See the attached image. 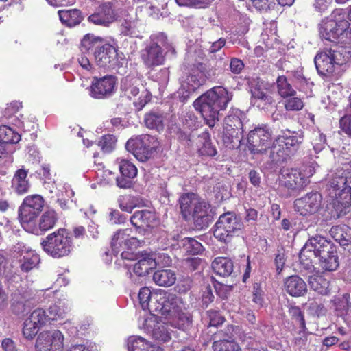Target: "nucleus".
Instances as JSON below:
<instances>
[{
    "label": "nucleus",
    "instance_id": "49",
    "mask_svg": "<svg viewBox=\"0 0 351 351\" xmlns=\"http://www.w3.org/2000/svg\"><path fill=\"white\" fill-rule=\"evenodd\" d=\"M102 38L92 34H86L81 41V51H88L90 49L97 47L101 43Z\"/></svg>",
    "mask_w": 351,
    "mask_h": 351
},
{
    "label": "nucleus",
    "instance_id": "16",
    "mask_svg": "<svg viewBox=\"0 0 351 351\" xmlns=\"http://www.w3.org/2000/svg\"><path fill=\"white\" fill-rule=\"evenodd\" d=\"M131 229L120 230L112 237L111 247L112 252L117 254L123 250L136 247L140 244V240L132 235Z\"/></svg>",
    "mask_w": 351,
    "mask_h": 351
},
{
    "label": "nucleus",
    "instance_id": "34",
    "mask_svg": "<svg viewBox=\"0 0 351 351\" xmlns=\"http://www.w3.org/2000/svg\"><path fill=\"white\" fill-rule=\"evenodd\" d=\"M308 282L310 288L321 295H326L329 292V281L325 279L319 272L308 277Z\"/></svg>",
    "mask_w": 351,
    "mask_h": 351
},
{
    "label": "nucleus",
    "instance_id": "14",
    "mask_svg": "<svg viewBox=\"0 0 351 351\" xmlns=\"http://www.w3.org/2000/svg\"><path fill=\"white\" fill-rule=\"evenodd\" d=\"M116 8L115 3L105 2L89 16L88 21L95 25L108 27L117 19Z\"/></svg>",
    "mask_w": 351,
    "mask_h": 351
},
{
    "label": "nucleus",
    "instance_id": "46",
    "mask_svg": "<svg viewBox=\"0 0 351 351\" xmlns=\"http://www.w3.org/2000/svg\"><path fill=\"white\" fill-rule=\"evenodd\" d=\"M277 88L278 94L283 98L291 96H295L296 91L292 86L288 82L287 79L284 75L279 76L276 80Z\"/></svg>",
    "mask_w": 351,
    "mask_h": 351
},
{
    "label": "nucleus",
    "instance_id": "27",
    "mask_svg": "<svg viewBox=\"0 0 351 351\" xmlns=\"http://www.w3.org/2000/svg\"><path fill=\"white\" fill-rule=\"evenodd\" d=\"M130 221L133 226L138 228L154 227L157 224L155 214L147 210L135 212L131 217Z\"/></svg>",
    "mask_w": 351,
    "mask_h": 351
},
{
    "label": "nucleus",
    "instance_id": "54",
    "mask_svg": "<svg viewBox=\"0 0 351 351\" xmlns=\"http://www.w3.org/2000/svg\"><path fill=\"white\" fill-rule=\"evenodd\" d=\"M39 328L38 326L27 318L23 324V336L27 339H32L38 333Z\"/></svg>",
    "mask_w": 351,
    "mask_h": 351
},
{
    "label": "nucleus",
    "instance_id": "55",
    "mask_svg": "<svg viewBox=\"0 0 351 351\" xmlns=\"http://www.w3.org/2000/svg\"><path fill=\"white\" fill-rule=\"evenodd\" d=\"M117 139L113 135H104L98 143V145L104 152H112L115 147Z\"/></svg>",
    "mask_w": 351,
    "mask_h": 351
},
{
    "label": "nucleus",
    "instance_id": "29",
    "mask_svg": "<svg viewBox=\"0 0 351 351\" xmlns=\"http://www.w3.org/2000/svg\"><path fill=\"white\" fill-rule=\"evenodd\" d=\"M12 188L18 194L28 192L30 184L27 179V171L24 169H18L12 180Z\"/></svg>",
    "mask_w": 351,
    "mask_h": 351
},
{
    "label": "nucleus",
    "instance_id": "20",
    "mask_svg": "<svg viewBox=\"0 0 351 351\" xmlns=\"http://www.w3.org/2000/svg\"><path fill=\"white\" fill-rule=\"evenodd\" d=\"M116 162L121 174V178L116 179L117 186L123 189L130 188L132 185L131 180L137 175V168L133 163L123 158H117Z\"/></svg>",
    "mask_w": 351,
    "mask_h": 351
},
{
    "label": "nucleus",
    "instance_id": "21",
    "mask_svg": "<svg viewBox=\"0 0 351 351\" xmlns=\"http://www.w3.org/2000/svg\"><path fill=\"white\" fill-rule=\"evenodd\" d=\"M141 58L149 67L161 65L165 62V54L158 43L152 42L141 51Z\"/></svg>",
    "mask_w": 351,
    "mask_h": 351
},
{
    "label": "nucleus",
    "instance_id": "4",
    "mask_svg": "<svg viewBox=\"0 0 351 351\" xmlns=\"http://www.w3.org/2000/svg\"><path fill=\"white\" fill-rule=\"evenodd\" d=\"M349 25L348 21L341 10H335L330 16L322 21L319 34L322 38L337 43L341 36L343 35Z\"/></svg>",
    "mask_w": 351,
    "mask_h": 351
},
{
    "label": "nucleus",
    "instance_id": "6",
    "mask_svg": "<svg viewBox=\"0 0 351 351\" xmlns=\"http://www.w3.org/2000/svg\"><path fill=\"white\" fill-rule=\"evenodd\" d=\"M304 171L297 169H282L279 178L280 186L291 191L304 189L309 184V178L314 174L315 169L309 166Z\"/></svg>",
    "mask_w": 351,
    "mask_h": 351
},
{
    "label": "nucleus",
    "instance_id": "53",
    "mask_svg": "<svg viewBox=\"0 0 351 351\" xmlns=\"http://www.w3.org/2000/svg\"><path fill=\"white\" fill-rule=\"evenodd\" d=\"M182 242L186 251L190 254H199L203 250L202 245L193 238L186 237Z\"/></svg>",
    "mask_w": 351,
    "mask_h": 351
},
{
    "label": "nucleus",
    "instance_id": "57",
    "mask_svg": "<svg viewBox=\"0 0 351 351\" xmlns=\"http://www.w3.org/2000/svg\"><path fill=\"white\" fill-rule=\"evenodd\" d=\"M303 106V101L298 97H289L285 101V108L288 111H298L302 109Z\"/></svg>",
    "mask_w": 351,
    "mask_h": 351
},
{
    "label": "nucleus",
    "instance_id": "25",
    "mask_svg": "<svg viewBox=\"0 0 351 351\" xmlns=\"http://www.w3.org/2000/svg\"><path fill=\"white\" fill-rule=\"evenodd\" d=\"M267 151L269 152V160L266 162V167L269 169H275L290 158L287 153L288 151L285 150L276 140Z\"/></svg>",
    "mask_w": 351,
    "mask_h": 351
},
{
    "label": "nucleus",
    "instance_id": "30",
    "mask_svg": "<svg viewBox=\"0 0 351 351\" xmlns=\"http://www.w3.org/2000/svg\"><path fill=\"white\" fill-rule=\"evenodd\" d=\"M128 351H163L162 349L155 345H150L143 337L132 336L128 339Z\"/></svg>",
    "mask_w": 351,
    "mask_h": 351
},
{
    "label": "nucleus",
    "instance_id": "56",
    "mask_svg": "<svg viewBox=\"0 0 351 351\" xmlns=\"http://www.w3.org/2000/svg\"><path fill=\"white\" fill-rule=\"evenodd\" d=\"M348 111L349 115H345L339 120L341 129L351 138V95L349 97V104L348 105Z\"/></svg>",
    "mask_w": 351,
    "mask_h": 351
},
{
    "label": "nucleus",
    "instance_id": "43",
    "mask_svg": "<svg viewBox=\"0 0 351 351\" xmlns=\"http://www.w3.org/2000/svg\"><path fill=\"white\" fill-rule=\"evenodd\" d=\"M121 32L125 36L138 37L140 31L138 30V22L136 17L125 19L121 25Z\"/></svg>",
    "mask_w": 351,
    "mask_h": 351
},
{
    "label": "nucleus",
    "instance_id": "37",
    "mask_svg": "<svg viewBox=\"0 0 351 351\" xmlns=\"http://www.w3.org/2000/svg\"><path fill=\"white\" fill-rule=\"evenodd\" d=\"M141 81L138 78L133 76H127L121 80V88L124 95L128 98L137 96L139 93V86Z\"/></svg>",
    "mask_w": 351,
    "mask_h": 351
},
{
    "label": "nucleus",
    "instance_id": "35",
    "mask_svg": "<svg viewBox=\"0 0 351 351\" xmlns=\"http://www.w3.org/2000/svg\"><path fill=\"white\" fill-rule=\"evenodd\" d=\"M199 203V197L195 193H186L180 198L182 215L186 219L191 215L193 208Z\"/></svg>",
    "mask_w": 351,
    "mask_h": 351
},
{
    "label": "nucleus",
    "instance_id": "32",
    "mask_svg": "<svg viewBox=\"0 0 351 351\" xmlns=\"http://www.w3.org/2000/svg\"><path fill=\"white\" fill-rule=\"evenodd\" d=\"M333 199L331 206L330 217L337 219L345 215L349 210L351 197L346 199L344 197H331Z\"/></svg>",
    "mask_w": 351,
    "mask_h": 351
},
{
    "label": "nucleus",
    "instance_id": "31",
    "mask_svg": "<svg viewBox=\"0 0 351 351\" xmlns=\"http://www.w3.org/2000/svg\"><path fill=\"white\" fill-rule=\"evenodd\" d=\"M70 303L66 298L58 299L49 306L48 309L49 318L51 320L62 319L70 311Z\"/></svg>",
    "mask_w": 351,
    "mask_h": 351
},
{
    "label": "nucleus",
    "instance_id": "63",
    "mask_svg": "<svg viewBox=\"0 0 351 351\" xmlns=\"http://www.w3.org/2000/svg\"><path fill=\"white\" fill-rule=\"evenodd\" d=\"M151 99V95L147 90H143L140 97L134 101L137 110H141Z\"/></svg>",
    "mask_w": 351,
    "mask_h": 351
},
{
    "label": "nucleus",
    "instance_id": "59",
    "mask_svg": "<svg viewBox=\"0 0 351 351\" xmlns=\"http://www.w3.org/2000/svg\"><path fill=\"white\" fill-rule=\"evenodd\" d=\"M289 313L292 318L295 319V322L298 323L302 329L304 330L306 328L304 318L299 307H290Z\"/></svg>",
    "mask_w": 351,
    "mask_h": 351
},
{
    "label": "nucleus",
    "instance_id": "44",
    "mask_svg": "<svg viewBox=\"0 0 351 351\" xmlns=\"http://www.w3.org/2000/svg\"><path fill=\"white\" fill-rule=\"evenodd\" d=\"M299 258L301 268L306 271V274L309 276L315 274L316 272H319L316 270V268L313 264V258H314V256L309 253L308 251L302 248L299 254Z\"/></svg>",
    "mask_w": 351,
    "mask_h": 351
},
{
    "label": "nucleus",
    "instance_id": "58",
    "mask_svg": "<svg viewBox=\"0 0 351 351\" xmlns=\"http://www.w3.org/2000/svg\"><path fill=\"white\" fill-rule=\"evenodd\" d=\"M118 202L119 208L127 213H132V210L136 206V204L134 202V199L129 196L121 197Z\"/></svg>",
    "mask_w": 351,
    "mask_h": 351
},
{
    "label": "nucleus",
    "instance_id": "26",
    "mask_svg": "<svg viewBox=\"0 0 351 351\" xmlns=\"http://www.w3.org/2000/svg\"><path fill=\"white\" fill-rule=\"evenodd\" d=\"M138 262L134 265V272L139 276H145L156 268V262L151 252H141L137 255Z\"/></svg>",
    "mask_w": 351,
    "mask_h": 351
},
{
    "label": "nucleus",
    "instance_id": "28",
    "mask_svg": "<svg viewBox=\"0 0 351 351\" xmlns=\"http://www.w3.org/2000/svg\"><path fill=\"white\" fill-rule=\"evenodd\" d=\"M208 204L199 197V203L193 208L191 214L195 223L199 226H207L211 221V216L208 213Z\"/></svg>",
    "mask_w": 351,
    "mask_h": 351
},
{
    "label": "nucleus",
    "instance_id": "24",
    "mask_svg": "<svg viewBox=\"0 0 351 351\" xmlns=\"http://www.w3.org/2000/svg\"><path fill=\"white\" fill-rule=\"evenodd\" d=\"M285 289L293 297L304 296L307 292V285L298 275H292L285 280Z\"/></svg>",
    "mask_w": 351,
    "mask_h": 351
},
{
    "label": "nucleus",
    "instance_id": "64",
    "mask_svg": "<svg viewBox=\"0 0 351 351\" xmlns=\"http://www.w3.org/2000/svg\"><path fill=\"white\" fill-rule=\"evenodd\" d=\"M199 152L202 155L215 156L217 154L216 149L208 141H205L203 146L199 147Z\"/></svg>",
    "mask_w": 351,
    "mask_h": 351
},
{
    "label": "nucleus",
    "instance_id": "50",
    "mask_svg": "<svg viewBox=\"0 0 351 351\" xmlns=\"http://www.w3.org/2000/svg\"><path fill=\"white\" fill-rule=\"evenodd\" d=\"M204 80L202 74L191 75L186 77L182 86L190 93L199 88L203 84Z\"/></svg>",
    "mask_w": 351,
    "mask_h": 351
},
{
    "label": "nucleus",
    "instance_id": "11",
    "mask_svg": "<svg viewBox=\"0 0 351 351\" xmlns=\"http://www.w3.org/2000/svg\"><path fill=\"white\" fill-rule=\"evenodd\" d=\"M330 197H351V175L343 171L337 170L327 184Z\"/></svg>",
    "mask_w": 351,
    "mask_h": 351
},
{
    "label": "nucleus",
    "instance_id": "45",
    "mask_svg": "<svg viewBox=\"0 0 351 351\" xmlns=\"http://www.w3.org/2000/svg\"><path fill=\"white\" fill-rule=\"evenodd\" d=\"M21 140V135L11 128L0 126V143H17Z\"/></svg>",
    "mask_w": 351,
    "mask_h": 351
},
{
    "label": "nucleus",
    "instance_id": "36",
    "mask_svg": "<svg viewBox=\"0 0 351 351\" xmlns=\"http://www.w3.org/2000/svg\"><path fill=\"white\" fill-rule=\"evenodd\" d=\"M60 21L68 27H73L82 20L81 12L77 9L62 10L58 11Z\"/></svg>",
    "mask_w": 351,
    "mask_h": 351
},
{
    "label": "nucleus",
    "instance_id": "3",
    "mask_svg": "<svg viewBox=\"0 0 351 351\" xmlns=\"http://www.w3.org/2000/svg\"><path fill=\"white\" fill-rule=\"evenodd\" d=\"M219 87H214L197 98L193 103L207 125L213 127L219 121Z\"/></svg>",
    "mask_w": 351,
    "mask_h": 351
},
{
    "label": "nucleus",
    "instance_id": "52",
    "mask_svg": "<svg viewBox=\"0 0 351 351\" xmlns=\"http://www.w3.org/2000/svg\"><path fill=\"white\" fill-rule=\"evenodd\" d=\"M97 176L99 179V183L103 185L112 184L117 178H119L112 171L103 170L99 167L97 170Z\"/></svg>",
    "mask_w": 351,
    "mask_h": 351
},
{
    "label": "nucleus",
    "instance_id": "12",
    "mask_svg": "<svg viewBox=\"0 0 351 351\" xmlns=\"http://www.w3.org/2000/svg\"><path fill=\"white\" fill-rule=\"evenodd\" d=\"M250 92L252 102L258 108L267 109L269 106L274 103V99L268 89L266 88L264 82L260 80L259 78L251 80Z\"/></svg>",
    "mask_w": 351,
    "mask_h": 351
},
{
    "label": "nucleus",
    "instance_id": "13",
    "mask_svg": "<svg viewBox=\"0 0 351 351\" xmlns=\"http://www.w3.org/2000/svg\"><path fill=\"white\" fill-rule=\"evenodd\" d=\"M322 196L318 192H311L296 199L294 202L295 210L305 216L317 213L321 208Z\"/></svg>",
    "mask_w": 351,
    "mask_h": 351
},
{
    "label": "nucleus",
    "instance_id": "18",
    "mask_svg": "<svg viewBox=\"0 0 351 351\" xmlns=\"http://www.w3.org/2000/svg\"><path fill=\"white\" fill-rule=\"evenodd\" d=\"M94 56L95 62L100 67H114L118 62L117 50L110 44L97 48Z\"/></svg>",
    "mask_w": 351,
    "mask_h": 351
},
{
    "label": "nucleus",
    "instance_id": "47",
    "mask_svg": "<svg viewBox=\"0 0 351 351\" xmlns=\"http://www.w3.org/2000/svg\"><path fill=\"white\" fill-rule=\"evenodd\" d=\"M230 114L224 118L223 129L224 130H239L241 127V121L239 117V111L233 109L229 112Z\"/></svg>",
    "mask_w": 351,
    "mask_h": 351
},
{
    "label": "nucleus",
    "instance_id": "39",
    "mask_svg": "<svg viewBox=\"0 0 351 351\" xmlns=\"http://www.w3.org/2000/svg\"><path fill=\"white\" fill-rule=\"evenodd\" d=\"M153 280L159 286L169 287L175 283L176 276L171 269L158 270L154 274Z\"/></svg>",
    "mask_w": 351,
    "mask_h": 351
},
{
    "label": "nucleus",
    "instance_id": "48",
    "mask_svg": "<svg viewBox=\"0 0 351 351\" xmlns=\"http://www.w3.org/2000/svg\"><path fill=\"white\" fill-rule=\"evenodd\" d=\"M145 125L151 129L157 131L162 130L164 128L163 117L156 113H149L145 117Z\"/></svg>",
    "mask_w": 351,
    "mask_h": 351
},
{
    "label": "nucleus",
    "instance_id": "51",
    "mask_svg": "<svg viewBox=\"0 0 351 351\" xmlns=\"http://www.w3.org/2000/svg\"><path fill=\"white\" fill-rule=\"evenodd\" d=\"M27 319L32 321L39 327H41L45 324L48 320H50L48 315H47L46 312L42 308H36L33 311Z\"/></svg>",
    "mask_w": 351,
    "mask_h": 351
},
{
    "label": "nucleus",
    "instance_id": "17",
    "mask_svg": "<svg viewBox=\"0 0 351 351\" xmlns=\"http://www.w3.org/2000/svg\"><path fill=\"white\" fill-rule=\"evenodd\" d=\"M13 253L16 258H21V269L27 272L35 267L39 263L40 258L34 251L29 250L23 243H17L13 248Z\"/></svg>",
    "mask_w": 351,
    "mask_h": 351
},
{
    "label": "nucleus",
    "instance_id": "19",
    "mask_svg": "<svg viewBox=\"0 0 351 351\" xmlns=\"http://www.w3.org/2000/svg\"><path fill=\"white\" fill-rule=\"evenodd\" d=\"M335 247L336 246L330 241L322 236L316 235L311 237L302 248L312 254L314 258H319Z\"/></svg>",
    "mask_w": 351,
    "mask_h": 351
},
{
    "label": "nucleus",
    "instance_id": "60",
    "mask_svg": "<svg viewBox=\"0 0 351 351\" xmlns=\"http://www.w3.org/2000/svg\"><path fill=\"white\" fill-rule=\"evenodd\" d=\"M221 276H230L233 272L234 265L232 261L227 257H221Z\"/></svg>",
    "mask_w": 351,
    "mask_h": 351
},
{
    "label": "nucleus",
    "instance_id": "5",
    "mask_svg": "<svg viewBox=\"0 0 351 351\" xmlns=\"http://www.w3.org/2000/svg\"><path fill=\"white\" fill-rule=\"evenodd\" d=\"M158 145L155 137L143 134L130 138L126 143L125 147L138 160L145 162L152 157L153 152Z\"/></svg>",
    "mask_w": 351,
    "mask_h": 351
},
{
    "label": "nucleus",
    "instance_id": "23",
    "mask_svg": "<svg viewBox=\"0 0 351 351\" xmlns=\"http://www.w3.org/2000/svg\"><path fill=\"white\" fill-rule=\"evenodd\" d=\"M58 217L56 213L53 210L45 211L40 217L38 226H34V222L29 228H25L27 231L35 234H40V232H45L53 228Z\"/></svg>",
    "mask_w": 351,
    "mask_h": 351
},
{
    "label": "nucleus",
    "instance_id": "42",
    "mask_svg": "<svg viewBox=\"0 0 351 351\" xmlns=\"http://www.w3.org/2000/svg\"><path fill=\"white\" fill-rule=\"evenodd\" d=\"M276 141L278 143L284 148L285 150L288 151L287 153L291 157L298 150L300 142L295 136H280Z\"/></svg>",
    "mask_w": 351,
    "mask_h": 351
},
{
    "label": "nucleus",
    "instance_id": "8",
    "mask_svg": "<svg viewBox=\"0 0 351 351\" xmlns=\"http://www.w3.org/2000/svg\"><path fill=\"white\" fill-rule=\"evenodd\" d=\"M157 317L159 318L160 321H157L156 318L154 320V322H156V324L154 325L152 334L155 339L163 342L168 341L171 339L172 331L168 328L169 325L175 328L184 330L189 327L191 322V317H189V323L187 325L182 328L176 326L171 322H175V324H178L180 322L179 316L177 313L174 314L173 312H171L169 315L159 314Z\"/></svg>",
    "mask_w": 351,
    "mask_h": 351
},
{
    "label": "nucleus",
    "instance_id": "40",
    "mask_svg": "<svg viewBox=\"0 0 351 351\" xmlns=\"http://www.w3.org/2000/svg\"><path fill=\"white\" fill-rule=\"evenodd\" d=\"M221 224H222L223 228L228 233L227 237L230 233H232L241 228L239 219L232 212H227L221 215Z\"/></svg>",
    "mask_w": 351,
    "mask_h": 351
},
{
    "label": "nucleus",
    "instance_id": "7",
    "mask_svg": "<svg viewBox=\"0 0 351 351\" xmlns=\"http://www.w3.org/2000/svg\"><path fill=\"white\" fill-rule=\"evenodd\" d=\"M342 53L335 47L317 53L314 62L319 75L331 76L336 69L343 64Z\"/></svg>",
    "mask_w": 351,
    "mask_h": 351
},
{
    "label": "nucleus",
    "instance_id": "9",
    "mask_svg": "<svg viewBox=\"0 0 351 351\" xmlns=\"http://www.w3.org/2000/svg\"><path fill=\"white\" fill-rule=\"evenodd\" d=\"M44 200L40 195H34L26 197L19 208V219L24 228H29L31 223L42 210Z\"/></svg>",
    "mask_w": 351,
    "mask_h": 351
},
{
    "label": "nucleus",
    "instance_id": "41",
    "mask_svg": "<svg viewBox=\"0 0 351 351\" xmlns=\"http://www.w3.org/2000/svg\"><path fill=\"white\" fill-rule=\"evenodd\" d=\"M241 132H239V130L232 129L223 130V144L230 149L238 148L241 145Z\"/></svg>",
    "mask_w": 351,
    "mask_h": 351
},
{
    "label": "nucleus",
    "instance_id": "1",
    "mask_svg": "<svg viewBox=\"0 0 351 351\" xmlns=\"http://www.w3.org/2000/svg\"><path fill=\"white\" fill-rule=\"evenodd\" d=\"M138 300L142 308L148 309L154 316L169 315L173 312L178 315L180 319L178 324L171 322L173 324L182 328L189 323V315L183 311L185 307L182 298L173 293L163 289L152 292L149 288L145 287L139 291Z\"/></svg>",
    "mask_w": 351,
    "mask_h": 351
},
{
    "label": "nucleus",
    "instance_id": "10",
    "mask_svg": "<svg viewBox=\"0 0 351 351\" xmlns=\"http://www.w3.org/2000/svg\"><path fill=\"white\" fill-rule=\"evenodd\" d=\"M64 337L58 330L40 332L35 343L36 351H62Z\"/></svg>",
    "mask_w": 351,
    "mask_h": 351
},
{
    "label": "nucleus",
    "instance_id": "2",
    "mask_svg": "<svg viewBox=\"0 0 351 351\" xmlns=\"http://www.w3.org/2000/svg\"><path fill=\"white\" fill-rule=\"evenodd\" d=\"M43 250L53 258L68 256L73 249V240L67 230L60 228L48 234L41 243Z\"/></svg>",
    "mask_w": 351,
    "mask_h": 351
},
{
    "label": "nucleus",
    "instance_id": "33",
    "mask_svg": "<svg viewBox=\"0 0 351 351\" xmlns=\"http://www.w3.org/2000/svg\"><path fill=\"white\" fill-rule=\"evenodd\" d=\"M319 265L326 271H333L337 269L339 265V256L337 248L330 250L328 253L322 254L319 257Z\"/></svg>",
    "mask_w": 351,
    "mask_h": 351
},
{
    "label": "nucleus",
    "instance_id": "61",
    "mask_svg": "<svg viewBox=\"0 0 351 351\" xmlns=\"http://www.w3.org/2000/svg\"><path fill=\"white\" fill-rule=\"evenodd\" d=\"M312 144L315 152H319L322 149H324L326 145V137L324 134L322 133H318L315 134L314 137Z\"/></svg>",
    "mask_w": 351,
    "mask_h": 351
},
{
    "label": "nucleus",
    "instance_id": "38",
    "mask_svg": "<svg viewBox=\"0 0 351 351\" xmlns=\"http://www.w3.org/2000/svg\"><path fill=\"white\" fill-rule=\"evenodd\" d=\"M330 234L334 239L341 246L351 244V228L348 226H335L330 230Z\"/></svg>",
    "mask_w": 351,
    "mask_h": 351
},
{
    "label": "nucleus",
    "instance_id": "22",
    "mask_svg": "<svg viewBox=\"0 0 351 351\" xmlns=\"http://www.w3.org/2000/svg\"><path fill=\"white\" fill-rule=\"evenodd\" d=\"M270 138L271 133L267 126L265 125L251 130L248 134V142L254 152H261L262 149H258V147L265 145Z\"/></svg>",
    "mask_w": 351,
    "mask_h": 351
},
{
    "label": "nucleus",
    "instance_id": "62",
    "mask_svg": "<svg viewBox=\"0 0 351 351\" xmlns=\"http://www.w3.org/2000/svg\"><path fill=\"white\" fill-rule=\"evenodd\" d=\"M154 256V258L155 259L156 262V267L157 265L165 267V266H169L171 263V259L165 253H155V252H151Z\"/></svg>",
    "mask_w": 351,
    "mask_h": 351
},
{
    "label": "nucleus",
    "instance_id": "15",
    "mask_svg": "<svg viewBox=\"0 0 351 351\" xmlns=\"http://www.w3.org/2000/svg\"><path fill=\"white\" fill-rule=\"evenodd\" d=\"M116 84V78L112 75L99 78L95 77L92 81L90 95L96 99L110 97L114 93Z\"/></svg>",
    "mask_w": 351,
    "mask_h": 351
}]
</instances>
